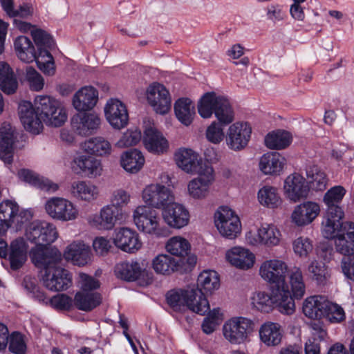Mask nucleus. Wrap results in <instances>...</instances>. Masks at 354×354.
I'll return each instance as SVG.
<instances>
[{
	"label": "nucleus",
	"mask_w": 354,
	"mask_h": 354,
	"mask_svg": "<svg viewBox=\"0 0 354 354\" xmlns=\"http://www.w3.org/2000/svg\"><path fill=\"white\" fill-rule=\"evenodd\" d=\"M20 120L25 129L39 134L43 129V122L47 126L58 127L65 123L67 113L62 103L48 95H38L34 106L30 102L23 101L19 104Z\"/></svg>",
	"instance_id": "1"
},
{
	"label": "nucleus",
	"mask_w": 354,
	"mask_h": 354,
	"mask_svg": "<svg viewBox=\"0 0 354 354\" xmlns=\"http://www.w3.org/2000/svg\"><path fill=\"white\" fill-rule=\"evenodd\" d=\"M252 304L255 308L263 313H270L274 308L287 315L295 311V304L288 289L280 287L273 288L270 294L264 291L255 292L252 297Z\"/></svg>",
	"instance_id": "2"
},
{
	"label": "nucleus",
	"mask_w": 354,
	"mask_h": 354,
	"mask_svg": "<svg viewBox=\"0 0 354 354\" xmlns=\"http://www.w3.org/2000/svg\"><path fill=\"white\" fill-rule=\"evenodd\" d=\"M345 194L346 189L342 186L337 185L328 189L324 196V202L327 207L325 220L322 223V232L324 237L333 236L340 226L344 212L339 204Z\"/></svg>",
	"instance_id": "3"
},
{
	"label": "nucleus",
	"mask_w": 354,
	"mask_h": 354,
	"mask_svg": "<svg viewBox=\"0 0 354 354\" xmlns=\"http://www.w3.org/2000/svg\"><path fill=\"white\" fill-rule=\"evenodd\" d=\"M198 111L203 118H209L214 113L223 125L232 123L234 112L229 100L214 92H208L203 95L198 105Z\"/></svg>",
	"instance_id": "4"
},
{
	"label": "nucleus",
	"mask_w": 354,
	"mask_h": 354,
	"mask_svg": "<svg viewBox=\"0 0 354 354\" xmlns=\"http://www.w3.org/2000/svg\"><path fill=\"white\" fill-rule=\"evenodd\" d=\"M32 218V212L28 209H20L17 202L4 200L0 203V236L9 228L15 231L22 230Z\"/></svg>",
	"instance_id": "5"
},
{
	"label": "nucleus",
	"mask_w": 354,
	"mask_h": 354,
	"mask_svg": "<svg viewBox=\"0 0 354 354\" xmlns=\"http://www.w3.org/2000/svg\"><path fill=\"white\" fill-rule=\"evenodd\" d=\"M133 221L142 232L160 238L166 236L167 230L160 224L157 212L146 205H140L133 212Z\"/></svg>",
	"instance_id": "6"
},
{
	"label": "nucleus",
	"mask_w": 354,
	"mask_h": 354,
	"mask_svg": "<svg viewBox=\"0 0 354 354\" xmlns=\"http://www.w3.org/2000/svg\"><path fill=\"white\" fill-rule=\"evenodd\" d=\"M254 322L243 317H234L227 320L222 327L224 338L232 344L244 343L253 331Z\"/></svg>",
	"instance_id": "7"
},
{
	"label": "nucleus",
	"mask_w": 354,
	"mask_h": 354,
	"mask_svg": "<svg viewBox=\"0 0 354 354\" xmlns=\"http://www.w3.org/2000/svg\"><path fill=\"white\" fill-rule=\"evenodd\" d=\"M45 209L50 217L62 222L75 221L78 218L77 206L62 197H52L45 204Z\"/></svg>",
	"instance_id": "8"
},
{
	"label": "nucleus",
	"mask_w": 354,
	"mask_h": 354,
	"mask_svg": "<svg viewBox=\"0 0 354 354\" xmlns=\"http://www.w3.org/2000/svg\"><path fill=\"white\" fill-rule=\"evenodd\" d=\"M215 225L219 233L230 239L240 234L241 224L239 216L228 207H221L215 213Z\"/></svg>",
	"instance_id": "9"
},
{
	"label": "nucleus",
	"mask_w": 354,
	"mask_h": 354,
	"mask_svg": "<svg viewBox=\"0 0 354 354\" xmlns=\"http://www.w3.org/2000/svg\"><path fill=\"white\" fill-rule=\"evenodd\" d=\"M288 272V266L283 261L274 259L266 260L262 263L259 268L261 277L275 287L288 289L286 283V274Z\"/></svg>",
	"instance_id": "10"
},
{
	"label": "nucleus",
	"mask_w": 354,
	"mask_h": 354,
	"mask_svg": "<svg viewBox=\"0 0 354 354\" xmlns=\"http://www.w3.org/2000/svg\"><path fill=\"white\" fill-rule=\"evenodd\" d=\"M30 258L36 267L48 272L58 267L62 255L55 247L35 246L31 249Z\"/></svg>",
	"instance_id": "11"
},
{
	"label": "nucleus",
	"mask_w": 354,
	"mask_h": 354,
	"mask_svg": "<svg viewBox=\"0 0 354 354\" xmlns=\"http://www.w3.org/2000/svg\"><path fill=\"white\" fill-rule=\"evenodd\" d=\"M142 199L151 207L164 208L174 200L171 190L159 183L147 185L142 191Z\"/></svg>",
	"instance_id": "12"
},
{
	"label": "nucleus",
	"mask_w": 354,
	"mask_h": 354,
	"mask_svg": "<svg viewBox=\"0 0 354 354\" xmlns=\"http://www.w3.org/2000/svg\"><path fill=\"white\" fill-rule=\"evenodd\" d=\"M280 239L279 230L272 225H263L257 231L250 230L245 234V240L251 245L275 246L279 243Z\"/></svg>",
	"instance_id": "13"
},
{
	"label": "nucleus",
	"mask_w": 354,
	"mask_h": 354,
	"mask_svg": "<svg viewBox=\"0 0 354 354\" xmlns=\"http://www.w3.org/2000/svg\"><path fill=\"white\" fill-rule=\"evenodd\" d=\"M198 177L192 180L187 186L189 194L194 198L201 199L207 196L209 188L215 179L212 167H204L198 171Z\"/></svg>",
	"instance_id": "14"
},
{
	"label": "nucleus",
	"mask_w": 354,
	"mask_h": 354,
	"mask_svg": "<svg viewBox=\"0 0 354 354\" xmlns=\"http://www.w3.org/2000/svg\"><path fill=\"white\" fill-rule=\"evenodd\" d=\"M330 239L336 238L335 247L337 252L344 257L354 253V223L340 221V226L335 234L332 237H325Z\"/></svg>",
	"instance_id": "15"
},
{
	"label": "nucleus",
	"mask_w": 354,
	"mask_h": 354,
	"mask_svg": "<svg viewBox=\"0 0 354 354\" xmlns=\"http://www.w3.org/2000/svg\"><path fill=\"white\" fill-rule=\"evenodd\" d=\"M72 169L75 174L88 178L100 176L103 171L101 160L86 154H81L75 157Z\"/></svg>",
	"instance_id": "16"
},
{
	"label": "nucleus",
	"mask_w": 354,
	"mask_h": 354,
	"mask_svg": "<svg viewBox=\"0 0 354 354\" xmlns=\"http://www.w3.org/2000/svg\"><path fill=\"white\" fill-rule=\"evenodd\" d=\"M104 113L106 120L113 129L120 130L128 124V111L120 100H109L104 107Z\"/></svg>",
	"instance_id": "17"
},
{
	"label": "nucleus",
	"mask_w": 354,
	"mask_h": 354,
	"mask_svg": "<svg viewBox=\"0 0 354 354\" xmlns=\"http://www.w3.org/2000/svg\"><path fill=\"white\" fill-rule=\"evenodd\" d=\"M252 128L248 122H235L230 126L226 136V143L230 149L239 151L248 145Z\"/></svg>",
	"instance_id": "18"
},
{
	"label": "nucleus",
	"mask_w": 354,
	"mask_h": 354,
	"mask_svg": "<svg viewBox=\"0 0 354 354\" xmlns=\"http://www.w3.org/2000/svg\"><path fill=\"white\" fill-rule=\"evenodd\" d=\"M147 100L157 113L166 114L171 109L169 93L165 86L159 83L150 85L147 90Z\"/></svg>",
	"instance_id": "19"
},
{
	"label": "nucleus",
	"mask_w": 354,
	"mask_h": 354,
	"mask_svg": "<svg viewBox=\"0 0 354 354\" xmlns=\"http://www.w3.org/2000/svg\"><path fill=\"white\" fill-rule=\"evenodd\" d=\"M162 216L165 222L175 229L187 226L190 218L189 212L184 205L171 202L162 209Z\"/></svg>",
	"instance_id": "20"
},
{
	"label": "nucleus",
	"mask_w": 354,
	"mask_h": 354,
	"mask_svg": "<svg viewBox=\"0 0 354 354\" xmlns=\"http://www.w3.org/2000/svg\"><path fill=\"white\" fill-rule=\"evenodd\" d=\"M284 194L290 201L296 203L306 198L309 186L306 179L298 173H293L286 177L283 185Z\"/></svg>",
	"instance_id": "21"
},
{
	"label": "nucleus",
	"mask_w": 354,
	"mask_h": 354,
	"mask_svg": "<svg viewBox=\"0 0 354 354\" xmlns=\"http://www.w3.org/2000/svg\"><path fill=\"white\" fill-rule=\"evenodd\" d=\"M115 245L128 253H135L142 247L139 234L129 227H120L115 230L113 236Z\"/></svg>",
	"instance_id": "22"
},
{
	"label": "nucleus",
	"mask_w": 354,
	"mask_h": 354,
	"mask_svg": "<svg viewBox=\"0 0 354 354\" xmlns=\"http://www.w3.org/2000/svg\"><path fill=\"white\" fill-rule=\"evenodd\" d=\"M176 165L182 170L188 174H198L204 167H212L203 162L198 154L190 149H180L175 153Z\"/></svg>",
	"instance_id": "23"
},
{
	"label": "nucleus",
	"mask_w": 354,
	"mask_h": 354,
	"mask_svg": "<svg viewBox=\"0 0 354 354\" xmlns=\"http://www.w3.org/2000/svg\"><path fill=\"white\" fill-rule=\"evenodd\" d=\"M100 117L92 113H79L75 114L71 124L73 131L78 135L87 136L95 133L100 127Z\"/></svg>",
	"instance_id": "24"
},
{
	"label": "nucleus",
	"mask_w": 354,
	"mask_h": 354,
	"mask_svg": "<svg viewBox=\"0 0 354 354\" xmlns=\"http://www.w3.org/2000/svg\"><path fill=\"white\" fill-rule=\"evenodd\" d=\"M42 279L44 286L51 291H64L72 284L68 271L59 266L45 272Z\"/></svg>",
	"instance_id": "25"
},
{
	"label": "nucleus",
	"mask_w": 354,
	"mask_h": 354,
	"mask_svg": "<svg viewBox=\"0 0 354 354\" xmlns=\"http://www.w3.org/2000/svg\"><path fill=\"white\" fill-rule=\"evenodd\" d=\"M319 205L313 201H305L297 205L292 214V222L299 227L310 224L319 214Z\"/></svg>",
	"instance_id": "26"
},
{
	"label": "nucleus",
	"mask_w": 354,
	"mask_h": 354,
	"mask_svg": "<svg viewBox=\"0 0 354 354\" xmlns=\"http://www.w3.org/2000/svg\"><path fill=\"white\" fill-rule=\"evenodd\" d=\"M98 100V91L91 86L80 88L73 95L72 104L75 109L85 112L93 109Z\"/></svg>",
	"instance_id": "27"
},
{
	"label": "nucleus",
	"mask_w": 354,
	"mask_h": 354,
	"mask_svg": "<svg viewBox=\"0 0 354 354\" xmlns=\"http://www.w3.org/2000/svg\"><path fill=\"white\" fill-rule=\"evenodd\" d=\"M28 248V245L22 237L10 242L7 257L12 270H18L24 266L27 261Z\"/></svg>",
	"instance_id": "28"
},
{
	"label": "nucleus",
	"mask_w": 354,
	"mask_h": 354,
	"mask_svg": "<svg viewBox=\"0 0 354 354\" xmlns=\"http://www.w3.org/2000/svg\"><path fill=\"white\" fill-rule=\"evenodd\" d=\"M91 255L89 246L79 241L68 245L63 254L66 260L78 266L86 265L91 261Z\"/></svg>",
	"instance_id": "29"
},
{
	"label": "nucleus",
	"mask_w": 354,
	"mask_h": 354,
	"mask_svg": "<svg viewBox=\"0 0 354 354\" xmlns=\"http://www.w3.org/2000/svg\"><path fill=\"white\" fill-rule=\"evenodd\" d=\"M227 261L234 267L248 270L251 268L255 261L254 254L248 249L242 247H234L226 253Z\"/></svg>",
	"instance_id": "30"
},
{
	"label": "nucleus",
	"mask_w": 354,
	"mask_h": 354,
	"mask_svg": "<svg viewBox=\"0 0 354 354\" xmlns=\"http://www.w3.org/2000/svg\"><path fill=\"white\" fill-rule=\"evenodd\" d=\"M143 144L150 152L163 153L168 147L167 140L156 128L149 127L144 131Z\"/></svg>",
	"instance_id": "31"
},
{
	"label": "nucleus",
	"mask_w": 354,
	"mask_h": 354,
	"mask_svg": "<svg viewBox=\"0 0 354 354\" xmlns=\"http://www.w3.org/2000/svg\"><path fill=\"white\" fill-rule=\"evenodd\" d=\"M118 219V214L116 209L113 206L106 205L98 214L93 216L91 223L98 230H110L114 227Z\"/></svg>",
	"instance_id": "32"
},
{
	"label": "nucleus",
	"mask_w": 354,
	"mask_h": 354,
	"mask_svg": "<svg viewBox=\"0 0 354 354\" xmlns=\"http://www.w3.org/2000/svg\"><path fill=\"white\" fill-rule=\"evenodd\" d=\"M99 194L98 187L90 181L77 180L71 185V194L80 201L91 203L98 198Z\"/></svg>",
	"instance_id": "33"
},
{
	"label": "nucleus",
	"mask_w": 354,
	"mask_h": 354,
	"mask_svg": "<svg viewBox=\"0 0 354 354\" xmlns=\"http://www.w3.org/2000/svg\"><path fill=\"white\" fill-rule=\"evenodd\" d=\"M328 299L321 295L307 297L303 304V313L308 318L319 319L326 313Z\"/></svg>",
	"instance_id": "34"
},
{
	"label": "nucleus",
	"mask_w": 354,
	"mask_h": 354,
	"mask_svg": "<svg viewBox=\"0 0 354 354\" xmlns=\"http://www.w3.org/2000/svg\"><path fill=\"white\" fill-rule=\"evenodd\" d=\"M288 284L290 290L288 289L292 300L301 299L306 294V284L304 274L299 267L294 266L288 272Z\"/></svg>",
	"instance_id": "35"
},
{
	"label": "nucleus",
	"mask_w": 354,
	"mask_h": 354,
	"mask_svg": "<svg viewBox=\"0 0 354 354\" xmlns=\"http://www.w3.org/2000/svg\"><path fill=\"white\" fill-rule=\"evenodd\" d=\"M186 306L192 312L204 315L209 309V304L204 292L201 290L191 289L185 292Z\"/></svg>",
	"instance_id": "36"
},
{
	"label": "nucleus",
	"mask_w": 354,
	"mask_h": 354,
	"mask_svg": "<svg viewBox=\"0 0 354 354\" xmlns=\"http://www.w3.org/2000/svg\"><path fill=\"white\" fill-rule=\"evenodd\" d=\"M142 268L136 260L122 261L115 265L114 272L115 276L127 281H134L141 275Z\"/></svg>",
	"instance_id": "37"
},
{
	"label": "nucleus",
	"mask_w": 354,
	"mask_h": 354,
	"mask_svg": "<svg viewBox=\"0 0 354 354\" xmlns=\"http://www.w3.org/2000/svg\"><path fill=\"white\" fill-rule=\"evenodd\" d=\"M18 176L21 180L47 192H54L59 188L57 184L47 178L40 177L29 169H20L18 171Z\"/></svg>",
	"instance_id": "38"
},
{
	"label": "nucleus",
	"mask_w": 354,
	"mask_h": 354,
	"mask_svg": "<svg viewBox=\"0 0 354 354\" xmlns=\"http://www.w3.org/2000/svg\"><path fill=\"white\" fill-rule=\"evenodd\" d=\"M284 158L279 153L263 154L259 161V169L266 175H276L283 169Z\"/></svg>",
	"instance_id": "39"
},
{
	"label": "nucleus",
	"mask_w": 354,
	"mask_h": 354,
	"mask_svg": "<svg viewBox=\"0 0 354 354\" xmlns=\"http://www.w3.org/2000/svg\"><path fill=\"white\" fill-rule=\"evenodd\" d=\"M259 337L268 346H275L280 344L282 338L281 326L278 323L268 322L261 325Z\"/></svg>",
	"instance_id": "40"
},
{
	"label": "nucleus",
	"mask_w": 354,
	"mask_h": 354,
	"mask_svg": "<svg viewBox=\"0 0 354 354\" xmlns=\"http://www.w3.org/2000/svg\"><path fill=\"white\" fill-rule=\"evenodd\" d=\"M17 57L24 62H32L38 55L31 40L26 36L17 37L14 42Z\"/></svg>",
	"instance_id": "41"
},
{
	"label": "nucleus",
	"mask_w": 354,
	"mask_h": 354,
	"mask_svg": "<svg viewBox=\"0 0 354 354\" xmlns=\"http://www.w3.org/2000/svg\"><path fill=\"white\" fill-rule=\"evenodd\" d=\"M220 287L218 274L214 270H204L198 277L197 290L204 294H212Z\"/></svg>",
	"instance_id": "42"
},
{
	"label": "nucleus",
	"mask_w": 354,
	"mask_h": 354,
	"mask_svg": "<svg viewBox=\"0 0 354 354\" xmlns=\"http://www.w3.org/2000/svg\"><path fill=\"white\" fill-rule=\"evenodd\" d=\"M102 303V296L98 292H77L74 297V306L79 310L88 312Z\"/></svg>",
	"instance_id": "43"
},
{
	"label": "nucleus",
	"mask_w": 354,
	"mask_h": 354,
	"mask_svg": "<svg viewBox=\"0 0 354 354\" xmlns=\"http://www.w3.org/2000/svg\"><path fill=\"white\" fill-rule=\"evenodd\" d=\"M175 115L184 125L189 126L193 121L195 109L192 101L187 97L178 99L174 104Z\"/></svg>",
	"instance_id": "44"
},
{
	"label": "nucleus",
	"mask_w": 354,
	"mask_h": 354,
	"mask_svg": "<svg viewBox=\"0 0 354 354\" xmlns=\"http://www.w3.org/2000/svg\"><path fill=\"white\" fill-rule=\"evenodd\" d=\"M18 87L17 77L10 66L0 63V88L3 93L10 95L16 92Z\"/></svg>",
	"instance_id": "45"
},
{
	"label": "nucleus",
	"mask_w": 354,
	"mask_h": 354,
	"mask_svg": "<svg viewBox=\"0 0 354 354\" xmlns=\"http://www.w3.org/2000/svg\"><path fill=\"white\" fill-rule=\"evenodd\" d=\"M142 153L137 149H131L125 152L121 157V165L128 172L137 173L145 164Z\"/></svg>",
	"instance_id": "46"
},
{
	"label": "nucleus",
	"mask_w": 354,
	"mask_h": 354,
	"mask_svg": "<svg viewBox=\"0 0 354 354\" xmlns=\"http://www.w3.org/2000/svg\"><path fill=\"white\" fill-rule=\"evenodd\" d=\"M84 151L96 156H106L111 153V145L104 138L98 136L86 140L82 145Z\"/></svg>",
	"instance_id": "47"
},
{
	"label": "nucleus",
	"mask_w": 354,
	"mask_h": 354,
	"mask_svg": "<svg viewBox=\"0 0 354 354\" xmlns=\"http://www.w3.org/2000/svg\"><path fill=\"white\" fill-rule=\"evenodd\" d=\"M292 142L291 134L285 130H277L269 133L265 138V144L270 149H283Z\"/></svg>",
	"instance_id": "48"
},
{
	"label": "nucleus",
	"mask_w": 354,
	"mask_h": 354,
	"mask_svg": "<svg viewBox=\"0 0 354 354\" xmlns=\"http://www.w3.org/2000/svg\"><path fill=\"white\" fill-rule=\"evenodd\" d=\"M306 176L309 187L315 191H323L326 188L328 178L325 172L317 165H310L306 169Z\"/></svg>",
	"instance_id": "49"
},
{
	"label": "nucleus",
	"mask_w": 354,
	"mask_h": 354,
	"mask_svg": "<svg viewBox=\"0 0 354 354\" xmlns=\"http://www.w3.org/2000/svg\"><path fill=\"white\" fill-rule=\"evenodd\" d=\"M14 137L10 129H0V158L6 163L12 161Z\"/></svg>",
	"instance_id": "50"
},
{
	"label": "nucleus",
	"mask_w": 354,
	"mask_h": 354,
	"mask_svg": "<svg viewBox=\"0 0 354 354\" xmlns=\"http://www.w3.org/2000/svg\"><path fill=\"white\" fill-rule=\"evenodd\" d=\"M259 202L263 206L268 208H275L281 203V198L276 187L265 185L257 194Z\"/></svg>",
	"instance_id": "51"
},
{
	"label": "nucleus",
	"mask_w": 354,
	"mask_h": 354,
	"mask_svg": "<svg viewBox=\"0 0 354 354\" xmlns=\"http://www.w3.org/2000/svg\"><path fill=\"white\" fill-rule=\"evenodd\" d=\"M152 267L158 274H169L178 270V264L171 256L159 254L153 259Z\"/></svg>",
	"instance_id": "52"
},
{
	"label": "nucleus",
	"mask_w": 354,
	"mask_h": 354,
	"mask_svg": "<svg viewBox=\"0 0 354 354\" xmlns=\"http://www.w3.org/2000/svg\"><path fill=\"white\" fill-rule=\"evenodd\" d=\"M190 248L191 246L189 241L180 236H175L170 238L166 244L167 252L177 257H185L187 255Z\"/></svg>",
	"instance_id": "53"
},
{
	"label": "nucleus",
	"mask_w": 354,
	"mask_h": 354,
	"mask_svg": "<svg viewBox=\"0 0 354 354\" xmlns=\"http://www.w3.org/2000/svg\"><path fill=\"white\" fill-rule=\"evenodd\" d=\"M308 272L313 280L315 281L319 285L326 283L329 274L326 266L322 262L316 259L312 260L308 266Z\"/></svg>",
	"instance_id": "54"
},
{
	"label": "nucleus",
	"mask_w": 354,
	"mask_h": 354,
	"mask_svg": "<svg viewBox=\"0 0 354 354\" xmlns=\"http://www.w3.org/2000/svg\"><path fill=\"white\" fill-rule=\"evenodd\" d=\"M31 35L36 44L38 53L41 50H48L55 46L53 38L46 32L41 29H33Z\"/></svg>",
	"instance_id": "55"
},
{
	"label": "nucleus",
	"mask_w": 354,
	"mask_h": 354,
	"mask_svg": "<svg viewBox=\"0 0 354 354\" xmlns=\"http://www.w3.org/2000/svg\"><path fill=\"white\" fill-rule=\"evenodd\" d=\"M38 68L46 75H53L55 73L54 59L48 50L40 51L35 59Z\"/></svg>",
	"instance_id": "56"
},
{
	"label": "nucleus",
	"mask_w": 354,
	"mask_h": 354,
	"mask_svg": "<svg viewBox=\"0 0 354 354\" xmlns=\"http://www.w3.org/2000/svg\"><path fill=\"white\" fill-rule=\"evenodd\" d=\"M208 312V315L204 319L201 325L203 333L207 335L212 334L222 320V314L220 313L218 308H214Z\"/></svg>",
	"instance_id": "57"
},
{
	"label": "nucleus",
	"mask_w": 354,
	"mask_h": 354,
	"mask_svg": "<svg viewBox=\"0 0 354 354\" xmlns=\"http://www.w3.org/2000/svg\"><path fill=\"white\" fill-rule=\"evenodd\" d=\"M295 254L300 258H307L313 250L312 241L305 236L297 238L292 243Z\"/></svg>",
	"instance_id": "58"
},
{
	"label": "nucleus",
	"mask_w": 354,
	"mask_h": 354,
	"mask_svg": "<svg viewBox=\"0 0 354 354\" xmlns=\"http://www.w3.org/2000/svg\"><path fill=\"white\" fill-rule=\"evenodd\" d=\"M141 131L137 128L127 129L116 142L115 145L120 148L129 147L137 145L141 140Z\"/></svg>",
	"instance_id": "59"
},
{
	"label": "nucleus",
	"mask_w": 354,
	"mask_h": 354,
	"mask_svg": "<svg viewBox=\"0 0 354 354\" xmlns=\"http://www.w3.org/2000/svg\"><path fill=\"white\" fill-rule=\"evenodd\" d=\"M186 290H170L167 293V304L176 311L181 310L187 304Z\"/></svg>",
	"instance_id": "60"
},
{
	"label": "nucleus",
	"mask_w": 354,
	"mask_h": 354,
	"mask_svg": "<svg viewBox=\"0 0 354 354\" xmlns=\"http://www.w3.org/2000/svg\"><path fill=\"white\" fill-rule=\"evenodd\" d=\"M45 221H34L26 229V236L28 241L41 246V230H44Z\"/></svg>",
	"instance_id": "61"
},
{
	"label": "nucleus",
	"mask_w": 354,
	"mask_h": 354,
	"mask_svg": "<svg viewBox=\"0 0 354 354\" xmlns=\"http://www.w3.org/2000/svg\"><path fill=\"white\" fill-rule=\"evenodd\" d=\"M326 313L324 316L331 323H339L344 320L345 313L344 309L337 304L332 303L328 300Z\"/></svg>",
	"instance_id": "62"
},
{
	"label": "nucleus",
	"mask_w": 354,
	"mask_h": 354,
	"mask_svg": "<svg viewBox=\"0 0 354 354\" xmlns=\"http://www.w3.org/2000/svg\"><path fill=\"white\" fill-rule=\"evenodd\" d=\"M26 79L32 91H39L43 89L44 86V80L34 68L30 66L26 68Z\"/></svg>",
	"instance_id": "63"
},
{
	"label": "nucleus",
	"mask_w": 354,
	"mask_h": 354,
	"mask_svg": "<svg viewBox=\"0 0 354 354\" xmlns=\"http://www.w3.org/2000/svg\"><path fill=\"white\" fill-rule=\"evenodd\" d=\"M9 351L15 354H25L26 344L24 336L19 332L11 334L9 342Z\"/></svg>",
	"instance_id": "64"
}]
</instances>
